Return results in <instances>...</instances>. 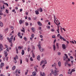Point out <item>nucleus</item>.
<instances>
[{"label": "nucleus", "mask_w": 76, "mask_h": 76, "mask_svg": "<svg viewBox=\"0 0 76 76\" xmlns=\"http://www.w3.org/2000/svg\"><path fill=\"white\" fill-rule=\"evenodd\" d=\"M54 23L57 25L58 26V29L57 30V31L58 32V33L59 34V33L60 32H59V26H58V25L60 24V21L57 20V18H56V16L55 15H54Z\"/></svg>", "instance_id": "f257e3e1"}, {"label": "nucleus", "mask_w": 76, "mask_h": 76, "mask_svg": "<svg viewBox=\"0 0 76 76\" xmlns=\"http://www.w3.org/2000/svg\"><path fill=\"white\" fill-rule=\"evenodd\" d=\"M4 53L5 54V57H6V60L7 61H8V59L9 58V57H7L8 55V54L7 53L6 51H5L4 52Z\"/></svg>", "instance_id": "f03ea898"}, {"label": "nucleus", "mask_w": 76, "mask_h": 76, "mask_svg": "<svg viewBox=\"0 0 76 76\" xmlns=\"http://www.w3.org/2000/svg\"><path fill=\"white\" fill-rule=\"evenodd\" d=\"M16 59H17V60L18 59V56L17 55H16L15 56V57L14 58V60L15 61L14 63H15V64H16V63H17V61H16Z\"/></svg>", "instance_id": "7ed1b4c3"}, {"label": "nucleus", "mask_w": 76, "mask_h": 76, "mask_svg": "<svg viewBox=\"0 0 76 76\" xmlns=\"http://www.w3.org/2000/svg\"><path fill=\"white\" fill-rule=\"evenodd\" d=\"M52 67H55V69H56V70H58V68H56V63H55L54 64L52 65Z\"/></svg>", "instance_id": "20e7f679"}, {"label": "nucleus", "mask_w": 76, "mask_h": 76, "mask_svg": "<svg viewBox=\"0 0 76 76\" xmlns=\"http://www.w3.org/2000/svg\"><path fill=\"white\" fill-rule=\"evenodd\" d=\"M44 63V64H47V61H46V60H45V61H41V64H40V66H41V65L42 64V63Z\"/></svg>", "instance_id": "39448f33"}, {"label": "nucleus", "mask_w": 76, "mask_h": 76, "mask_svg": "<svg viewBox=\"0 0 76 76\" xmlns=\"http://www.w3.org/2000/svg\"><path fill=\"white\" fill-rule=\"evenodd\" d=\"M53 75L54 76H57L58 74L57 73V70H55L54 71V72H53Z\"/></svg>", "instance_id": "423d86ee"}, {"label": "nucleus", "mask_w": 76, "mask_h": 76, "mask_svg": "<svg viewBox=\"0 0 76 76\" xmlns=\"http://www.w3.org/2000/svg\"><path fill=\"white\" fill-rule=\"evenodd\" d=\"M13 38L11 37V38H10L9 39V42H10V43H11V44L12 43V40H13Z\"/></svg>", "instance_id": "0eeeda50"}, {"label": "nucleus", "mask_w": 76, "mask_h": 76, "mask_svg": "<svg viewBox=\"0 0 76 76\" xmlns=\"http://www.w3.org/2000/svg\"><path fill=\"white\" fill-rule=\"evenodd\" d=\"M62 48L64 49V50H65L66 48V45H65V44H63L62 45Z\"/></svg>", "instance_id": "6e6552de"}, {"label": "nucleus", "mask_w": 76, "mask_h": 76, "mask_svg": "<svg viewBox=\"0 0 76 76\" xmlns=\"http://www.w3.org/2000/svg\"><path fill=\"white\" fill-rule=\"evenodd\" d=\"M3 47V45L1 44H0V51H1L2 50V48Z\"/></svg>", "instance_id": "1a4fd4ad"}, {"label": "nucleus", "mask_w": 76, "mask_h": 76, "mask_svg": "<svg viewBox=\"0 0 76 76\" xmlns=\"http://www.w3.org/2000/svg\"><path fill=\"white\" fill-rule=\"evenodd\" d=\"M39 49L41 52H43V51H44V49L42 48H39Z\"/></svg>", "instance_id": "9d476101"}, {"label": "nucleus", "mask_w": 76, "mask_h": 76, "mask_svg": "<svg viewBox=\"0 0 76 76\" xmlns=\"http://www.w3.org/2000/svg\"><path fill=\"white\" fill-rule=\"evenodd\" d=\"M0 40H3V37L2 35L0 34Z\"/></svg>", "instance_id": "9b49d317"}, {"label": "nucleus", "mask_w": 76, "mask_h": 76, "mask_svg": "<svg viewBox=\"0 0 76 76\" xmlns=\"http://www.w3.org/2000/svg\"><path fill=\"white\" fill-rule=\"evenodd\" d=\"M53 48L54 51H56V45L54 44L53 45Z\"/></svg>", "instance_id": "f8f14e48"}, {"label": "nucleus", "mask_w": 76, "mask_h": 76, "mask_svg": "<svg viewBox=\"0 0 76 76\" xmlns=\"http://www.w3.org/2000/svg\"><path fill=\"white\" fill-rule=\"evenodd\" d=\"M58 45H59L58 43H56V47L57 49H58L59 48V46H58Z\"/></svg>", "instance_id": "ddd939ff"}, {"label": "nucleus", "mask_w": 76, "mask_h": 76, "mask_svg": "<svg viewBox=\"0 0 76 76\" xmlns=\"http://www.w3.org/2000/svg\"><path fill=\"white\" fill-rule=\"evenodd\" d=\"M4 64L3 63H1V64L0 66L1 67H3V66H4Z\"/></svg>", "instance_id": "4468645a"}, {"label": "nucleus", "mask_w": 76, "mask_h": 76, "mask_svg": "<svg viewBox=\"0 0 76 76\" xmlns=\"http://www.w3.org/2000/svg\"><path fill=\"white\" fill-rule=\"evenodd\" d=\"M41 76H45V73L44 72H41Z\"/></svg>", "instance_id": "2eb2a0df"}, {"label": "nucleus", "mask_w": 76, "mask_h": 76, "mask_svg": "<svg viewBox=\"0 0 76 76\" xmlns=\"http://www.w3.org/2000/svg\"><path fill=\"white\" fill-rule=\"evenodd\" d=\"M24 53L25 51H24V50H22V51L21 52V54L22 55V56H23V55H24Z\"/></svg>", "instance_id": "dca6fc26"}, {"label": "nucleus", "mask_w": 76, "mask_h": 76, "mask_svg": "<svg viewBox=\"0 0 76 76\" xmlns=\"http://www.w3.org/2000/svg\"><path fill=\"white\" fill-rule=\"evenodd\" d=\"M35 12L36 15H38V14H39V12L38 11V10L35 11Z\"/></svg>", "instance_id": "f3484780"}, {"label": "nucleus", "mask_w": 76, "mask_h": 76, "mask_svg": "<svg viewBox=\"0 0 76 76\" xmlns=\"http://www.w3.org/2000/svg\"><path fill=\"white\" fill-rule=\"evenodd\" d=\"M0 26L1 27H3V23L1 21H0Z\"/></svg>", "instance_id": "a211bd4d"}, {"label": "nucleus", "mask_w": 76, "mask_h": 76, "mask_svg": "<svg viewBox=\"0 0 76 76\" xmlns=\"http://www.w3.org/2000/svg\"><path fill=\"white\" fill-rule=\"evenodd\" d=\"M38 47L39 48H39H41V44H40V43H39L38 45Z\"/></svg>", "instance_id": "6ab92c4d"}, {"label": "nucleus", "mask_w": 76, "mask_h": 76, "mask_svg": "<svg viewBox=\"0 0 76 76\" xmlns=\"http://www.w3.org/2000/svg\"><path fill=\"white\" fill-rule=\"evenodd\" d=\"M37 23H38L39 26H41V25H42V24H41V23H40L39 21H38Z\"/></svg>", "instance_id": "aec40b11"}, {"label": "nucleus", "mask_w": 76, "mask_h": 76, "mask_svg": "<svg viewBox=\"0 0 76 76\" xmlns=\"http://www.w3.org/2000/svg\"><path fill=\"white\" fill-rule=\"evenodd\" d=\"M37 59L39 61V60H40V56L38 55L37 57Z\"/></svg>", "instance_id": "412c9836"}, {"label": "nucleus", "mask_w": 76, "mask_h": 76, "mask_svg": "<svg viewBox=\"0 0 76 76\" xmlns=\"http://www.w3.org/2000/svg\"><path fill=\"white\" fill-rule=\"evenodd\" d=\"M39 10H40V12H42V9L41 8H40L39 9H38V11H39Z\"/></svg>", "instance_id": "4be33fe9"}, {"label": "nucleus", "mask_w": 76, "mask_h": 76, "mask_svg": "<svg viewBox=\"0 0 76 76\" xmlns=\"http://www.w3.org/2000/svg\"><path fill=\"white\" fill-rule=\"evenodd\" d=\"M31 29L32 31V32H34V31H35V28H31Z\"/></svg>", "instance_id": "5701e85b"}, {"label": "nucleus", "mask_w": 76, "mask_h": 76, "mask_svg": "<svg viewBox=\"0 0 76 76\" xmlns=\"http://www.w3.org/2000/svg\"><path fill=\"white\" fill-rule=\"evenodd\" d=\"M36 75H37V74L36 73V72H33V75L34 76H36Z\"/></svg>", "instance_id": "b1692460"}, {"label": "nucleus", "mask_w": 76, "mask_h": 76, "mask_svg": "<svg viewBox=\"0 0 76 76\" xmlns=\"http://www.w3.org/2000/svg\"><path fill=\"white\" fill-rule=\"evenodd\" d=\"M16 68V66H14L12 68V70H14L15 68Z\"/></svg>", "instance_id": "393cba45"}, {"label": "nucleus", "mask_w": 76, "mask_h": 76, "mask_svg": "<svg viewBox=\"0 0 76 76\" xmlns=\"http://www.w3.org/2000/svg\"><path fill=\"white\" fill-rule=\"evenodd\" d=\"M58 65L59 67H61V62L60 61L58 62Z\"/></svg>", "instance_id": "a878e982"}, {"label": "nucleus", "mask_w": 76, "mask_h": 76, "mask_svg": "<svg viewBox=\"0 0 76 76\" xmlns=\"http://www.w3.org/2000/svg\"><path fill=\"white\" fill-rule=\"evenodd\" d=\"M19 23H20V24L21 25V24L22 23V20H20L19 21Z\"/></svg>", "instance_id": "bb28decb"}, {"label": "nucleus", "mask_w": 76, "mask_h": 76, "mask_svg": "<svg viewBox=\"0 0 76 76\" xmlns=\"http://www.w3.org/2000/svg\"><path fill=\"white\" fill-rule=\"evenodd\" d=\"M72 71L69 72H68V74L69 75H70V74H71V75H72Z\"/></svg>", "instance_id": "cd10ccee"}, {"label": "nucleus", "mask_w": 76, "mask_h": 76, "mask_svg": "<svg viewBox=\"0 0 76 76\" xmlns=\"http://www.w3.org/2000/svg\"><path fill=\"white\" fill-rule=\"evenodd\" d=\"M50 72H51L52 74L54 73V71H53V69H51L50 70Z\"/></svg>", "instance_id": "c85d7f7f"}, {"label": "nucleus", "mask_w": 76, "mask_h": 76, "mask_svg": "<svg viewBox=\"0 0 76 76\" xmlns=\"http://www.w3.org/2000/svg\"><path fill=\"white\" fill-rule=\"evenodd\" d=\"M18 37H20V32L18 33Z\"/></svg>", "instance_id": "c756f323"}, {"label": "nucleus", "mask_w": 76, "mask_h": 76, "mask_svg": "<svg viewBox=\"0 0 76 76\" xmlns=\"http://www.w3.org/2000/svg\"><path fill=\"white\" fill-rule=\"evenodd\" d=\"M47 28L48 29H50V26H47Z\"/></svg>", "instance_id": "7c9ffc66"}, {"label": "nucleus", "mask_w": 76, "mask_h": 76, "mask_svg": "<svg viewBox=\"0 0 76 76\" xmlns=\"http://www.w3.org/2000/svg\"><path fill=\"white\" fill-rule=\"evenodd\" d=\"M59 38H60L61 39H63V37H62V36H61V35L59 37Z\"/></svg>", "instance_id": "2f4dec72"}, {"label": "nucleus", "mask_w": 76, "mask_h": 76, "mask_svg": "<svg viewBox=\"0 0 76 76\" xmlns=\"http://www.w3.org/2000/svg\"><path fill=\"white\" fill-rule=\"evenodd\" d=\"M24 39L26 41V40H27V38H26V37H24Z\"/></svg>", "instance_id": "473e14b6"}, {"label": "nucleus", "mask_w": 76, "mask_h": 76, "mask_svg": "<svg viewBox=\"0 0 76 76\" xmlns=\"http://www.w3.org/2000/svg\"><path fill=\"white\" fill-rule=\"evenodd\" d=\"M30 60L31 61H33V59H32V57H30Z\"/></svg>", "instance_id": "72a5a7b5"}, {"label": "nucleus", "mask_w": 76, "mask_h": 76, "mask_svg": "<svg viewBox=\"0 0 76 76\" xmlns=\"http://www.w3.org/2000/svg\"><path fill=\"white\" fill-rule=\"evenodd\" d=\"M31 37L32 38H34V34H32Z\"/></svg>", "instance_id": "f704fd0d"}, {"label": "nucleus", "mask_w": 76, "mask_h": 76, "mask_svg": "<svg viewBox=\"0 0 76 76\" xmlns=\"http://www.w3.org/2000/svg\"><path fill=\"white\" fill-rule=\"evenodd\" d=\"M33 55H32V57L33 58H35V55H34V53H32Z\"/></svg>", "instance_id": "c9c22d12"}, {"label": "nucleus", "mask_w": 76, "mask_h": 76, "mask_svg": "<svg viewBox=\"0 0 76 76\" xmlns=\"http://www.w3.org/2000/svg\"><path fill=\"white\" fill-rule=\"evenodd\" d=\"M34 69H35V72H37V67H34Z\"/></svg>", "instance_id": "e433bc0d"}, {"label": "nucleus", "mask_w": 76, "mask_h": 76, "mask_svg": "<svg viewBox=\"0 0 76 76\" xmlns=\"http://www.w3.org/2000/svg\"><path fill=\"white\" fill-rule=\"evenodd\" d=\"M75 72V70L73 69H72L71 71V72Z\"/></svg>", "instance_id": "4c0bfd02"}, {"label": "nucleus", "mask_w": 76, "mask_h": 76, "mask_svg": "<svg viewBox=\"0 0 76 76\" xmlns=\"http://www.w3.org/2000/svg\"><path fill=\"white\" fill-rule=\"evenodd\" d=\"M28 25H29V24L28 23L26 22V26H28Z\"/></svg>", "instance_id": "58836bf2"}, {"label": "nucleus", "mask_w": 76, "mask_h": 76, "mask_svg": "<svg viewBox=\"0 0 76 76\" xmlns=\"http://www.w3.org/2000/svg\"><path fill=\"white\" fill-rule=\"evenodd\" d=\"M26 62H28V58H26Z\"/></svg>", "instance_id": "ea45409f"}, {"label": "nucleus", "mask_w": 76, "mask_h": 76, "mask_svg": "<svg viewBox=\"0 0 76 76\" xmlns=\"http://www.w3.org/2000/svg\"><path fill=\"white\" fill-rule=\"evenodd\" d=\"M58 56H60V55H61V53L58 52Z\"/></svg>", "instance_id": "a19ab883"}, {"label": "nucleus", "mask_w": 76, "mask_h": 76, "mask_svg": "<svg viewBox=\"0 0 76 76\" xmlns=\"http://www.w3.org/2000/svg\"><path fill=\"white\" fill-rule=\"evenodd\" d=\"M67 65L69 66V67H70L71 66V64H67Z\"/></svg>", "instance_id": "79ce46f5"}, {"label": "nucleus", "mask_w": 76, "mask_h": 76, "mask_svg": "<svg viewBox=\"0 0 76 76\" xmlns=\"http://www.w3.org/2000/svg\"><path fill=\"white\" fill-rule=\"evenodd\" d=\"M62 39L64 41H66V40L65 39H64V38H62Z\"/></svg>", "instance_id": "37998d69"}, {"label": "nucleus", "mask_w": 76, "mask_h": 76, "mask_svg": "<svg viewBox=\"0 0 76 76\" xmlns=\"http://www.w3.org/2000/svg\"><path fill=\"white\" fill-rule=\"evenodd\" d=\"M18 48L19 49V50H20V49H21V47H20V46H19L18 47Z\"/></svg>", "instance_id": "c03bdc74"}, {"label": "nucleus", "mask_w": 76, "mask_h": 76, "mask_svg": "<svg viewBox=\"0 0 76 76\" xmlns=\"http://www.w3.org/2000/svg\"><path fill=\"white\" fill-rule=\"evenodd\" d=\"M66 56H64V60H66Z\"/></svg>", "instance_id": "a18cd8bd"}, {"label": "nucleus", "mask_w": 76, "mask_h": 76, "mask_svg": "<svg viewBox=\"0 0 76 76\" xmlns=\"http://www.w3.org/2000/svg\"><path fill=\"white\" fill-rule=\"evenodd\" d=\"M22 63V59H20V64H21Z\"/></svg>", "instance_id": "49530a36"}, {"label": "nucleus", "mask_w": 76, "mask_h": 76, "mask_svg": "<svg viewBox=\"0 0 76 76\" xmlns=\"http://www.w3.org/2000/svg\"><path fill=\"white\" fill-rule=\"evenodd\" d=\"M5 11L6 12V13H9V12H8V10H7L6 9Z\"/></svg>", "instance_id": "de8ad7c7"}, {"label": "nucleus", "mask_w": 76, "mask_h": 76, "mask_svg": "<svg viewBox=\"0 0 76 76\" xmlns=\"http://www.w3.org/2000/svg\"><path fill=\"white\" fill-rule=\"evenodd\" d=\"M70 42L71 43H73V44H75V42H74L73 41H70Z\"/></svg>", "instance_id": "09e8293b"}, {"label": "nucleus", "mask_w": 76, "mask_h": 76, "mask_svg": "<svg viewBox=\"0 0 76 76\" xmlns=\"http://www.w3.org/2000/svg\"><path fill=\"white\" fill-rule=\"evenodd\" d=\"M52 37L53 38H56V36H55L54 35Z\"/></svg>", "instance_id": "8fccbe9b"}, {"label": "nucleus", "mask_w": 76, "mask_h": 76, "mask_svg": "<svg viewBox=\"0 0 76 76\" xmlns=\"http://www.w3.org/2000/svg\"><path fill=\"white\" fill-rule=\"evenodd\" d=\"M60 34H58L57 35L58 37H60Z\"/></svg>", "instance_id": "3c124183"}, {"label": "nucleus", "mask_w": 76, "mask_h": 76, "mask_svg": "<svg viewBox=\"0 0 76 76\" xmlns=\"http://www.w3.org/2000/svg\"><path fill=\"white\" fill-rule=\"evenodd\" d=\"M5 31H8V28H7L5 29Z\"/></svg>", "instance_id": "603ef678"}, {"label": "nucleus", "mask_w": 76, "mask_h": 76, "mask_svg": "<svg viewBox=\"0 0 76 76\" xmlns=\"http://www.w3.org/2000/svg\"><path fill=\"white\" fill-rule=\"evenodd\" d=\"M45 66V65L44 64L42 66V68L43 69H44V66Z\"/></svg>", "instance_id": "864d4df0"}, {"label": "nucleus", "mask_w": 76, "mask_h": 76, "mask_svg": "<svg viewBox=\"0 0 76 76\" xmlns=\"http://www.w3.org/2000/svg\"><path fill=\"white\" fill-rule=\"evenodd\" d=\"M14 28L13 26H11V29H12V30H13V29Z\"/></svg>", "instance_id": "5fc2aeb1"}, {"label": "nucleus", "mask_w": 76, "mask_h": 76, "mask_svg": "<svg viewBox=\"0 0 76 76\" xmlns=\"http://www.w3.org/2000/svg\"><path fill=\"white\" fill-rule=\"evenodd\" d=\"M21 31L22 32H23L25 33V30H21Z\"/></svg>", "instance_id": "6e6d98bb"}, {"label": "nucleus", "mask_w": 76, "mask_h": 76, "mask_svg": "<svg viewBox=\"0 0 76 76\" xmlns=\"http://www.w3.org/2000/svg\"><path fill=\"white\" fill-rule=\"evenodd\" d=\"M28 20H31V18L30 17H28Z\"/></svg>", "instance_id": "4d7b16f0"}, {"label": "nucleus", "mask_w": 76, "mask_h": 76, "mask_svg": "<svg viewBox=\"0 0 76 76\" xmlns=\"http://www.w3.org/2000/svg\"><path fill=\"white\" fill-rule=\"evenodd\" d=\"M54 29H51V31H52V32H54Z\"/></svg>", "instance_id": "13d9d810"}, {"label": "nucleus", "mask_w": 76, "mask_h": 76, "mask_svg": "<svg viewBox=\"0 0 76 76\" xmlns=\"http://www.w3.org/2000/svg\"><path fill=\"white\" fill-rule=\"evenodd\" d=\"M40 38H43V36H42V35H40Z\"/></svg>", "instance_id": "bf43d9fd"}, {"label": "nucleus", "mask_w": 76, "mask_h": 76, "mask_svg": "<svg viewBox=\"0 0 76 76\" xmlns=\"http://www.w3.org/2000/svg\"><path fill=\"white\" fill-rule=\"evenodd\" d=\"M56 42V39H55L54 41V44Z\"/></svg>", "instance_id": "052dcab7"}, {"label": "nucleus", "mask_w": 76, "mask_h": 76, "mask_svg": "<svg viewBox=\"0 0 76 76\" xmlns=\"http://www.w3.org/2000/svg\"><path fill=\"white\" fill-rule=\"evenodd\" d=\"M5 60H6V58L5 57L3 58V60H4V61H5Z\"/></svg>", "instance_id": "680f3d73"}, {"label": "nucleus", "mask_w": 76, "mask_h": 76, "mask_svg": "<svg viewBox=\"0 0 76 76\" xmlns=\"http://www.w3.org/2000/svg\"><path fill=\"white\" fill-rule=\"evenodd\" d=\"M22 9H20V12H22Z\"/></svg>", "instance_id": "e2e57ef3"}, {"label": "nucleus", "mask_w": 76, "mask_h": 76, "mask_svg": "<svg viewBox=\"0 0 76 76\" xmlns=\"http://www.w3.org/2000/svg\"><path fill=\"white\" fill-rule=\"evenodd\" d=\"M6 50L7 51H8V52H9V48H7V49H6Z\"/></svg>", "instance_id": "0e129e2a"}, {"label": "nucleus", "mask_w": 76, "mask_h": 76, "mask_svg": "<svg viewBox=\"0 0 76 76\" xmlns=\"http://www.w3.org/2000/svg\"><path fill=\"white\" fill-rule=\"evenodd\" d=\"M6 69H9V66H6Z\"/></svg>", "instance_id": "69168bd1"}, {"label": "nucleus", "mask_w": 76, "mask_h": 76, "mask_svg": "<svg viewBox=\"0 0 76 76\" xmlns=\"http://www.w3.org/2000/svg\"><path fill=\"white\" fill-rule=\"evenodd\" d=\"M5 4H6L7 6H9V4H8L7 3H5Z\"/></svg>", "instance_id": "338daca9"}, {"label": "nucleus", "mask_w": 76, "mask_h": 76, "mask_svg": "<svg viewBox=\"0 0 76 76\" xmlns=\"http://www.w3.org/2000/svg\"><path fill=\"white\" fill-rule=\"evenodd\" d=\"M41 29V27H39V30Z\"/></svg>", "instance_id": "774afa93"}]
</instances>
